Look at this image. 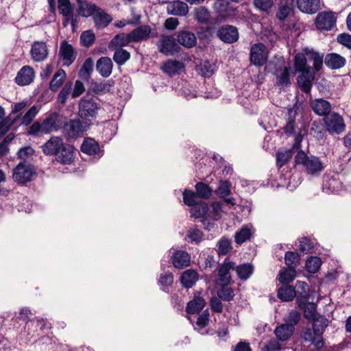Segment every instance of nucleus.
Returning a JSON list of instances; mask_svg holds the SVG:
<instances>
[{"mask_svg": "<svg viewBox=\"0 0 351 351\" xmlns=\"http://www.w3.org/2000/svg\"><path fill=\"white\" fill-rule=\"evenodd\" d=\"M30 55L34 62H43L49 55V48L44 41H35L32 45Z\"/></svg>", "mask_w": 351, "mask_h": 351, "instance_id": "obj_9", "label": "nucleus"}, {"mask_svg": "<svg viewBox=\"0 0 351 351\" xmlns=\"http://www.w3.org/2000/svg\"><path fill=\"white\" fill-rule=\"evenodd\" d=\"M209 322V312L208 310H205L203 313L197 317L196 321V325L195 329L197 330L201 334H205L206 332L204 331V328L208 325Z\"/></svg>", "mask_w": 351, "mask_h": 351, "instance_id": "obj_47", "label": "nucleus"}, {"mask_svg": "<svg viewBox=\"0 0 351 351\" xmlns=\"http://www.w3.org/2000/svg\"><path fill=\"white\" fill-rule=\"evenodd\" d=\"M186 236L189 241L192 243H198L204 239L202 232L196 228H190L187 232Z\"/></svg>", "mask_w": 351, "mask_h": 351, "instance_id": "obj_63", "label": "nucleus"}, {"mask_svg": "<svg viewBox=\"0 0 351 351\" xmlns=\"http://www.w3.org/2000/svg\"><path fill=\"white\" fill-rule=\"evenodd\" d=\"M217 35L223 42L226 43H233L239 38L238 30L232 25L221 27L218 29Z\"/></svg>", "mask_w": 351, "mask_h": 351, "instance_id": "obj_14", "label": "nucleus"}, {"mask_svg": "<svg viewBox=\"0 0 351 351\" xmlns=\"http://www.w3.org/2000/svg\"><path fill=\"white\" fill-rule=\"evenodd\" d=\"M285 261L289 268L295 269L300 264V257L297 252H287L285 255Z\"/></svg>", "mask_w": 351, "mask_h": 351, "instance_id": "obj_48", "label": "nucleus"}, {"mask_svg": "<svg viewBox=\"0 0 351 351\" xmlns=\"http://www.w3.org/2000/svg\"><path fill=\"white\" fill-rule=\"evenodd\" d=\"M58 10L63 16H70L73 12L69 0H58Z\"/></svg>", "mask_w": 351, "mask_h": 351, "instance_id": "obj_64", "label": "nucleus"}, {"mask_svg": "<svg viewBox=\"0 0 351 351\" xmlns=\"http://www.w3.org/2000/svg\"><path fill=\"white\" fill-rule=\"evenodd\" d=\"M301 318V314L298 311L292 310L289 314L284 318L285 324H289L293 326L295 329V326L299 323Z\"/></svg>", "mask_w": 351, "mask_h": 351, "instance_id": "obj_61", "label": "nucleus"}, {"mask_svg": "<svg viewBox=\"0 0 351 351\" xmlns=\"http://www.w3.org/2000/svg\"><path fill=\"white\" fill-rule=\"evenodd\" d=\"M292 10V7L288 0L281 1L276 14V18L280 21H284L291 14Z\"/></svg>", "mask_w": 351, "mask_h": 351, "instance_id": "obj_44", "label": "nucleus"}, {"mask_svg": "<svg viewBox=\"0 0 351 351\" xmlns=\"http://www.w3.org/2000/svg\"><path fill=\"white\" fill-rule=\"evenodd\" d=\"M235 263L232 261H226L221 265L218 270V278L217 284L219 285H228L231 282V276L230 271L234 269Z\"/></svg>", "mask_w": 351, "mask_h": 351, "instance_id": "obj_12", "label": "nucleus"}, {"mask_svg": "<svg viewBox=\"0 0 351 351\" xmlns=\"http://www.w3.org/2000/svg\"><path fill=\"white\" fill-rule=\"evenodd\" d=\"M254 233V229L251 224L244 225L241 230L235 233L234 240L237 244H242L250 240Z\"/></svg>", "mask_w": 351, "mask_h": 351, "instance_id": "obj_33", "label": "nucleus"}, {"mask_svg": "<svg viewBox=\"0 0 351 351\" xmlns=\"http://www.w3.org/2000/svg\"><path fill=\"white\" fill-rule=\"evenodd\" d=\"M306 318L309 319L312 317V328L317 332H319L321 336L323 334L329 324V321L323 315L315 316L313 313L311 315H306Z\"/></svg>", "mask_w": 351, "mask_h": 351, "instance_id": "obj_28", "label": "nucleus"}, {"mask_svg": "<svg viewBox=\"0 0 351 351\" xmlns=\"http://www.w3.org/2000/svg\"><path fill=\"white\" fill-rule=\"evenodd\" d=\"M158 51L165 56H172L178 52L179 47L176 39L168 35H162L157 43Z\"/></svg>", "mask_w": 351, "mask_h": 351, "instance_id": "obj_7", "label": "nucleus"}, {"mask_svg": "<svg viewBox=\"0 0 351 351\" xmlns=\"http://www.w3.org/2000/svg\"><path fill=\"white\" fill-rule=\"evenodd\" d=\"M315 23L318 29L330 30L336 24V18L332 12H322L317 14Z\"/></svg>", "mask_w": 351, "mask_h": 351, "instance_id": "obj_10", "label": "nucleus"}, {"mask_svg": "<svg viewBox=\"0 0 351 351\" xmlns=\"http://www.w3.org/2000/svg\"><path fill=\"white\" fill-rule=\"evenodd\" d=\"M81 150L88 155H94L99 151V145L94 139L86 138L81 145Z\"/></svg>", "mask_w": 351, "mask_h": 351, "instance_id": "obj_42", "label": "nucleus"}, {"mask_svg": "<svg viewBox=\"0 0 351 351\" xmlns=\"http://www.w3.org/2000/svg\"><path fill=\"white\" fill-rule=\"evenodd\" d=\"M324 62L327 67L336 70L343 67L346 64V58L336 53H330L326 55Z\"/></svg>", "mask_w": 351, "mask_h": 351, "instance_id": "obj_20", "label": "nucleus"}, {"mask_svg": "<svg viewBox=\"0 0 351 351\" xmlns=\"http://www.w3.org/2000/svg\"><path fill=\"white\" fill-rule=\"evenodd\" d=\"M95 40V35L92 30H86L82 33L80 36V41L84 47H90Z\"/></svg>", "mask_w": 351, "mask_h": 351, "instance_id": "obj_58", "label": "nucleus"}, {"mask_svg": "<svg viewBox=\"0 0 351 351\" xmlns=\"http://www.w3.org/2000/svg\"><path fill=\"white\" fill-rule=\"evenodd\" d=\"M285 285L281 287L278 291V297L282 301L289 302L293 300V298L296 295V293L294 287L287 285V284H285Z\"/></svg>", "mask_w": 351, "mask_h": 351, "instance_id": "obj_39", "label": "nucleus"}, {"mask_svg": "<svg viewBox=\"0 0 351 351\" xmlns=\"http://www.w3.org/2000/svg\"><path fill=\"white\" fill-rule=\"evenodd\" d=\"M197 280L198 274L193 269L184 271L180 277L181 283L185 288L192 287Z\"/></svg>", "mask_w": 351, "mask_h": 351, "instance_id": "obj_35", "label": "nucleus"}, {"mask_svg": "<svg viewBox=\"0 0 351 351\" xmlns=\"http://www.w3.org/2000/svg\"><path fill=\"white\" fill-rule=\"evenodd\" d=\"M292 156L291 151L289 149L280 150L276 154V163L278 167L285 165Z\"/></svg>", "mask_w": 351, "mask_h": 351, "instance_id": "obj_56", "label": "nucleus"}, {"mask_svg": "<svg viewBox=\"0 0 351 351\" xmlns=\"http://www.w3.org/2000/svg\"><path fill=\"white\" fill-rule=\"evenodd\" d=\"M268 51L262 43L254 44L251 47L250 60L256 66L263 65L267 60Z\"/></svg>", "mask_w": 351, "mask_h": 351, "instance_id": "obj_8", "label": "nucleus"}, {"mask_svg": "<svg viewBox=\"0 0 351 351\" xmlns=\"http://www.w3.org/2000/svg\"><path fill=\"white\" fill-rule=\"evenodd\" d=\"M324 123L326 130L330 134H339L346 128L343 117L335 112L327 115L324 119Z\"/></svg>", "mask_w": 351, "mask_h": 351, "instance_id": "obj_5", "label": "nucleus"}, {"mask_svg": "<svg viewBox=\"0 0 351 351\" xmlns=\"http://www.w3.org/2000/svg\"><path fill=\"white\" fill-rule=\"evenodd\" d=\"M274 75L277 79V84L278 86L285 87L290 84L289 68L285 66L284 68L276 69Z\"/></svg>", "mask_w": 351, "mask_h": 351, "instance_id": "obj_38", "label": "nucleus"}, {"mask_svg": "<svg viewBox=\"0 0 351 351\" xmlns=\"http://www.w3.org/2000/svg\"><path fill=\"white\" fill-rule=\"evenodd\" d=\"M341 181L333 176H324L322 184L323 191L326 193H335L341 190Z\"/></svg>", "mask_w": 351, "mask_h": 351, "instance_id": "obj_24", "label": "nucleus"}, {"mask_svg": "<svg viewBox=\"0 0 351 351\" xmlns=\"http://www.w3.org/2000/svg\"><path fill=\"white\" fill-rule=\"evenodd\" d=\"M66 79V73L65 71L60 69H58L54 75L53 76L52 80L49 84V88L52 91H56L60 86L63 84Z\"/></svg>", "mask_w": 351, "mask_h": 351, "instance_id": "obj_43", "label": "nucleus"}, {"mask_svg": "<svg viewBox=\"0 0 351 351\" xmlns=\"http://www.w3.org/2000/svg\"><path fill=\"white\" fill-rule=\"evenodd\" d=\"M190 212L191 215L195 218L205 217L208 212V204L205 202L196 204L193 206Z\"/></svg>", "mask_w": 351, "mask_h": 351, "instance_id": "obj_46", "label": "nucleus"}, {"mask_svg": "<svg viewBox=\"0 0 351 351\" xmlns=\"http://www.w3.org/2000/svg\"><path fill=\"white\" fill-rule=\"evenodd\" d=\"M231 185L228 181L221 180L219 186L216 190V193L221 197L225 198L230 194Z\"/></svg>", "mask_w": 351, "mask_h": 351, "instance_id": "obj_62", "label": "nucleus"}, {"mask_svg": "<svg viewBox=\"0 0 351 351\" xmlns=\"http://www.w3.org/2000/svg\"><path fill=\"white\" fill-rule=\"evenodd\" d=\"M311 106L313 112L321 117H326L330 114L331 104L324 99H315L311 102Z\"/></svg>", "mask_w": 351, "mask_h": 351, "instance_id": "obj_19", "label": "nucleus"}, {"mask_svg": "<svg viewBox=\"0 0 351 351\" xmlns=\"http://www.w3.org/2000/svg\"><path fill=\"white\" fill-rule=\"evenodd\" d=\"M99 110V105L93 99L82 98L79 103V116L84 120L95 119Z\"/></svg>", "mask_w": 351, "mask_h": 351, "instance_id": "obj_4", "label": "nucleus"}, {"mask_svg": "<svg viewBox=\"0 0 351 351\" xmlns=\"http://www.w3.org/2000/svg\"><path fill=\"white\" fill-rule=\"evenodd\" d=\"M302 337L305 342L310 343L316 350H319L324 346L323 336H321L312 328H306L304 330Z\"/></svg>", "mask_w": 351, "mask_h": 351, "instance_id": "obj_11", "label": "nucleus"}, {"mask_svg": "<svg viewBox=\"0 0 351 351\" xmlns=\"http://www.w3.org/2000/svg\"><path fill=\"white\" fill-rule=\"evenodd\" d=\"M296 276V272L295 269H282L278 274V280L282 285L288 284L292 282Z\"/></svg>", "mask_w": 351, "mask_h": 351, "instance_id": "obj_45", "label": "nucleus"}, {"mask_svg": "<svg viewBox=\"0 0 351 351\" xmlns=\"http://www.w3.org/2000/svg\"><path fill=\"white\" fill-rule=\"evenodd\" d=\"M221 288L217 291V295L223 301H230L234 296V291L228 285H221Z\"/></svg>", "mask_w": 351, "mask_h": 351, "instance_id": "obj_59", "label": "nucleus"}, {"mask_svg": "<svg viewBox=\"0 0 351 351\" xmlns=\"http://www.w3.org/2000/svg\"><path fill=\"white\" fill-rule=\"evenodd\" d=\"M307 58L304 51L303 53H298L295 55L294 59V69L295 73L311 69V67L307 65Z\"/></svg>", "mask_w": 351, "mask_h": 351, "instance_id": "obj_41", "label": "nucleus"}, {"mask_svg": "<svg viewBox=\"0 0 351 351\" xmlns=\"http://www.w3.org/2000/svg\"><path fill=\"white\" fill-rule=\"evenodd\" d=\"M62 125L60 116L56 112H52L42 121L34 122L29 128L28 134L30 135H37L39 133L49 134L53 131L59 130Z\"/></svg>", "mask_w": 351, "mask_h": 351, "instance_id": "obj_1", "label": "nucleus"}, {"mask_svg": "<svg viewBox=\"0 0 351 351\" xmlns=\"http://www.w3.org/2000/svg\"><path fill=\"white\" fill-rule=\"evenodd\" d=\"M167 12L171 15L185 16L189 12L188 5L181 1L170 2L167 7Z\"/></svg>", "mask_w": 351, "mask_h": 351, "instance_id": "obj_29", "label": "nucleus"}, {"mask_svg": "<svg viewBox=\"0 0 351 351\" xmlns=\"http://www.w3.org/2000/svg\"><path fill=\"white\" fill-rule=\"evenodd\" d=\"M322 260L318 256H311L306 262V267L309 273L315 274L320 268Z\"/></svg>", "mask_w": 351, "mask_h": 351, "instance_id": "obj_50", "label": "nucleus"}, {"mask_svg": "<svg viewBox=\"0 0 351 351\" xmlns=\"http://www.w3.org/2000/svg\"><path fill=\"white\" fill-rule=\"evenodd\" d=\"M86 130V126L80 120H71L63 127V134L67 140L80 137Z\"/></svg>", "mask_w": 351, "mask_h": 351, "instance_id": "obj_6", "label": "nucleus"}, {"mask_svg": "<svg viewBox=\"0 0 351 351\" xmlns=\"http://www.w3.org/2000/svg\"><path fill=\"white\" fill-rule=\"evenodd\" d=\"M237 276L242 280L248 279L254 271V267L250 263H244L237 267L234 266Z\"/></svg>", "mask_w": 351, "mask_h": 351, "instance_id": "obj_40", "label": "nucleus"}, {"mask_svg": "<svg viewBox=\"0 0 351 351\" xmlns=\"http://www.w3.org/2000/svg\"><path fill=\"white\" fill-rule=\"evenodd\" d=\"M94 62L91 58H87L84 62L80 71V76L82 78H88L93 69Z\"/></svg>", "mask_w": 351, "mask_h": 351, "instance_id": "obj_57", "label": "nucleus"}, {"mask_svg": "<svg viewBox=\"0 0 351 351\" xmlns=\"http://www.w3.org/2000/svg\"><path fill=\"white\" fill-rule=\"evenodd\" d=\"M304 52L306 55L308 59L313 62V69L315 71H319L323 66L324 55L319 53L313 49L308 48L304 49Z\"/></svg>", "mask_w": 351, "mask_h": 351, "instance_id": "obj_32", "label": "nucleus"}, {"mask_svg": "<svg viewBox=\"0 0 351 351\" xmlns=\"http://www.w3.org/2000/svg\"><path fill=\"white\" fill-rule=\"evenodd\" d=\"M66 143L60 136H52L42 146L43 152L47 156H56Z\"/></svg>", "mask_w": 351, "mask_h": 351, "instance_id": "obj_13", "label": "nucleus"}, {"mask_svg": "<svg viewBox=\"0 0 351 351\" xmlns=\"http://www.w3.org/2000/svg\"><path fill=\"white\" fill-rule=\"evenodd\" d=\"M99 8V7L93 3L80 2L78 6V13L83 17H93Z\"/></svg>", "mask_w": 351, "mask_h": 351, "instance_id": "obj_36", "label": "nucleus"}, {"mask_svg": "<svg viewBox=\"0 0 351 351\" xmlns=\"http://www.w3.org/2000/svg\"><path fill=\"white\" fill-rule=\"evenodd\" d=\"M151 32V27L145 25L135 28L130 33V34L132 42H140L148 38Z\"/></svg>", "mask_w": 351, "mask_h": 351, "instance_id": "obj_31", "label": "nucleus"}, {"mask_svg": "<svg viewBox=\"0 0 351 351\" xmlns=\"http://www.w3.org/2000/svg\"><path fill=\"white\" fill-rule=\"evenodd\" d=\"M57 162L63 164H71L75 158V148L73 145L66 143L55 156Z\"/></svg>", "mask_w": 351, "mask_h": 351, "instance_id": "obj_15", "label": "nucleus"}, {"mask_svg": "<svg viewBox=\"0 0 351 351\" xmlns=\"http://www.w3.org/2000/svg\"><path fill=\"white\" fill-rule=\"evenodd\" d=\"M171 260L176 268L182 269L190 265L191 256L186 251L177 250L172 255Z\"/></svg>", "mask_w": 351, "mask_h": 351, "instance_id": "obj_21", "label": "nucleus"}, {"mask_svg": "<svg viewBox=\"0 0 351 351\" xmlns=\"http://www.w3.org/2000/svg\"><path fill=\"white\" fill-rule=\"evenodd\" d=\"M184 67V64L181 61L169 60L163 63L162 70L164 73L172 76L179 74Z\"/></svg>", "mask_w": 351, "mask_h": 351, "instance_id": "obj_23", "label": "nucleus"}, {"mask_svg": "<svg viewBox=\"0 0 351 351\" xmlns=\"http://www.w3.org/2000/svg\"><path fill=\"white\" fill-rule=\"evenodd\" d=\"M176 40L180 45L186 48L193 47L197 43L195 35L186 30L180 31L177 34Z\"/></svg>", "mask_w": 351, "mask_h": 351, "instance_id": "obj_25", "label": "nucleus"}, {"mask_svg": "<svg viewBox=\"0 0 351 351\" xmlns=\"http://www.w3.org/2000/svg\"><path fill=\"white\" fill-rule=\"evenodd\" d=\"M197 195L204 199H208L212 195V189L206 184L198 182L195 185Z\"/></svg>", "mask_w": 351, "mask_h": 351, "instance_id": "obj_52", "label": "nucleus"}, {"mask_svg": "<svg viewBox=\"0 0 351 351\" xmlns=\"http://www.w3.org/2000/svg\"><path fill=\"white\" fill-rule=\"evenodd\" d=\"M72 86L73 84L71 82H69L64 84L58 96L57 99L59 103L63 104L66 101L69 95L72 93Z\"/></svg>", "mask_w": 351, "mask_h": 351, "instance_id": "obj_60", "label": "nucleus"}, {"mask_svg": "<svg viewBox=\"0 0 351 351\" xmlns=\"http://www.w3.org/2000/svg\"><path fill=\"white\" fill-rule=\"evenodd\" d=\"M300 75L297 78L298 84L300 89L306 93H310L312 83L315 78L314 73L311 69L299 72Z\"/></svg>", "mask_w": 351, "mask_h": 351, "instance_id": "obj_17", "label": "nucleus"}, {"mask_svg": "<svg viewBox=\"0 0 351 351\" xmlns=\"http://www.w3.org/2000/svg\"><path fill=\"white\" fill-rule=\"evenodd\" d=\"M173 282V276L171 272H165L160 274L158 283L164 291H167L169 287Z\"/></svg>", "mask_w": 351, "mask_h": 351, "instance_id": "obj_51", "label": "nucleus"}, {"mask_svg": "<svg viewBox=\"0 0 351 351\" xmlns=\"http://www.w3.org/2000/svg\"><path fill=\"white\" fill-rule=\"evenodd\" d=\"M35 77V72L29 66H23L18 72L15 82L19 86H26L31 84Z\"/></svg>", "mask_w": 351, "mask_h": 351, "instance_id": "obj_18", "label": "nucleus"}, {"mask_svg": "<svg viewBox=\"0 0 351 351\" xmlns=\"http://www.w3.org/2000/svg\"><path fill=\"white\" fill-rule=\"evenodd\" d=\"M59 53L64 66H69L75 60L76 53L73 47L66 40L61 43Z\"/></svg>", "mask_w": 351, "mask_h": 351, "instance_id": "obj_16", "label": "nucleus"}, {"mask_svg": "<svg viewBox=\"0 0 351 351\" xmlns=\"http://www.w3.org/2000/svg\"><path fill=\"white\" fill-rule=\"evenodd\" d=\"M39 112V108L37 106L34 105L31 107L27 112L22 117L21 125H29L34 117Z\"/></svg>", "mask_w": 351, "mask_h": 351, "instance_id": "obj_53", "label": "nucleus"}, {"mask_svg": "<svg viewBox=\"0 0 351 351\" xmlns=\"http://www.w3.org/2000/svg\"><path fill=\"white\" fill-rule=\"evenodd\" d=\"M319 0H297L298 8L302 12L313 14L319 9Z\"/></svg>", "mask_w": 351, "mask_h": 351, "instance_id": "obj_26", "label": "nucleus"}, {"mask_svg": "<svg viewBox=\"0 0 351 351\" xmlns=\"http://www.w3.org/2000/svg\"><path fill=\"white\" fill-rule=\"evenodd\" d=\"M35 175L36 171L32 165L21 162L14 169L12 178L15 182L25 184L30 182Z\"/></svg>", "mask_w": 351, "mask_h": 351, "instance_id": "obj_3", "label": "nucleus"}, {"mask_svg": "<svg viewBox=\"0 0 351 351\" xmlns=\"http://www.w3.org/2000/svg\"><path fill=\"white\" fill-rule=\"evenodd\" d=\"M132 42L130 33L119 34L116 35L110 42L109 48L110 49H115L117 47L122 48V47L127 46L130 43Z\"/></svg>", "mask_w": 351, "mask_h": 351, "instance_id": "obj_34", "label": "nucleus"}, {"mask_svg": "<svg viewBox=\"0 0 351 351\" xmlns=\"http://www.w3.org/2000/svg\"><path fill=\"white\" fill-rule=\"evenodd\" d=\"M295 329L289 324H282L278 326L274 330V334L278 340L286 341L289 340L294 332Z\"/></svg>", "mask_w": 351, "mask_h": 351, "instance_id": "obj_30", "label": "nucleus"}, {"mask_svg": "<svg viewBox=\"0 0 351 351\" xmlns=\"http://www.w3.org/2000/svg\"><path fill=\"white\" fill-rule=\"evenodd\" d=\"M112 68V61L108 57L100 58L96 64L97 71L104 77H108L111 75Z\"/></svg>", "mask_w": 351, "mask_h": 351, "instance_id": "obj_27", "label": "nucleus"}, {"mask_svg": "<svg viewBox=\"0 0 351 351\" xmlns=\"http://www.w3.org/2000/svg\"><path fill=\"white\" fill-rule=\"evenodd\" d=\"M205 304V300L202 298L195 296L194 298L187 304L186 312L189 314L198 313L204 307Z\"/></svg>", "mask_w": 351, "mask_h": 351, "instance_id": "obj_37", "label": "nucleus"}, {"mask_svg": "<svg viewBox=\"0 0 351 351\" xmlns=\"http://www.w3.org/2000/svg\"><path fill=\"white\" fill-rule=\"evenodd\" d=\"M216 71V66L215 64L209 61H205L200 64L199 71L202 76L205 77H210Z\"/></svg>", "mask_w": 351, "mask_h": 351, "instance_id": "obj_55", "label": "nucleus"}, {"mask_svg": "<svg viewBox=\"0 0 351 351\" xmlns=\"http://www.w3.org/2000/svg\"><path fill=\"white\" fill-rule=\"evenodd\" d=\"M130 58V53L122 48L115 49L113 60L114 62L121 66L124 64Z\"/></svg>", "mask_w": 351, "mask_h": 351, "instance_id": "obj_49", "label": "nucleus"}, {"mask_svg": "<svg viewBox=\"0 0 351 351\" xmlns=\"http://www.w3.org/2000/svg\"><path fill=\"white\" fill-rule=\"evenodd\" d=\"M95 26L97 29L106 27L112 21V17L104 10L99 8L93 16Z\"/></svg>", "mask_w": 351, "mask_h": 351, "instance_id": "obj_22", "label": "nucleus"}, {"mask_svg": "<svg viewBox=\"0 0 351 351\" xmlns=\"http://www.w3.org/2000/svg\"><path fill=\"white\" fill-rule=\"evenodd\" d=\"M295 162L298 165H302L306 173L309 175H318L324 169V163L317 156H307L306 154L300 150L295 156Z\"/></svg>", "mask_w": 351, "mask_h": 351, "instance_id": "obj_2", "label": "nucleus"}, {"mask_svg": "<svg viewBox=\"0 0 351 351\" xmlns=\"http://www.w3.org/2000/svg\"><path fill=\"white\" fill-rule=\"evenodd\" d=\"M195 19L202 23H207L209 21L210 14L204 7H199L195 10Z\"/></svg>", "mask_w": 351, "mask_h": 351, "instance_id": "obj_54", "label": "nucleus"}]
</instances>
